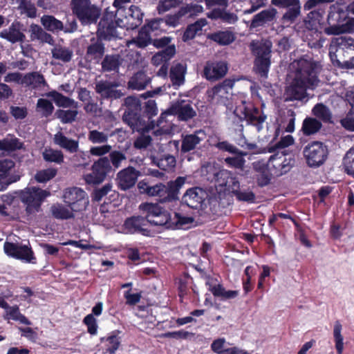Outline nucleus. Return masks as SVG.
<instances>
[{
    "label": "nucleus",
    "instance_id": "f257e3e1",
    "mask_svg": "<svg viewBox=\"0 0 354 354\" xmlns=\"http://www.w3.org/2000/svg\"><path fill=\"white\" fill-rule=\"evenodd\" d=\"M124 105L127 109L122 118L131 127L145 125L158 113L157 104L153 100H149L142 105L138 98L128 96L124 99Z\"/></svg>",
    "mask_w": 354,
    "mask_h": 354
},
{
    "label": "nucleus",
    "instance_id": "f03ea898",
    "mask_svg": "<svg viewBox=\"0 0 354 354\" xmlns=\"http://www.w3.org/2000/svg\"><path fill=\"white\" fill-rule=\"evenodd\" d=\"M248 47L254 57V73L261 78L267 79L272 64V41L268 38L252 39Z\"/></svg>",
    "mask_w": 354,
    "mask_h": 354
},
{
    "label": "nucleus",
    "instance_id": "7ed1b4c3",
    "mask_svg": "<svg viewBox=\"0 0 354 354\" xmlns=\"http://www.w3.org/2000/svg\"><path fill=\"white\" fill-rule=\"evenodd\" d=\"M292 66L295 70V79L315 87L318 86V76L322 68L319 62L315 61L308 55H304L294 61Z\"/></svg>",
    "mask_w": 354,
    "mask_h": 354
},
{
    "label": "nucleus",
    "instance_id": "20e7f679",
    "mask_svg": "<svg viewBox=\"0 0 354 354\" xmlns=\"http://www.w3.org/2000/svg\"><path fill=\"white\" fill-rule=\"evenodd\" d=\"M50 194L49 191L37 187H28L21 190L18 197L25 207L28 216H35L42 211L41 205Z\"/></svg>",
    "mask_w": 354,
    "mask_h": 354
},
{
    "label": "nucleus",
    "instance_id": "39448f33",
    "mask_svg": "<svg viewBox=\"0 0 354 354\" xmlns=\"http://www.w3.org/2000/svg\"><path fill=\"white\" fill-rule=\"evenodd\" d=\"M185 178L178 176L175 180L169 181L167 185L158 183L147 187V194L149 196H158L160 203L171 202L178 199L180 188L185 184Z\"/></svg>",
    "mask_w": 354,
    "mask_h": 354
},
{
    "label": "nucleus",
    "instance_id": "423d86ee",
    "mask_svg": "<svg viewBox=\"0 0 354 354\" xmlns=\"http://www.w3.org/2000/svg\"><path fill=\"white\" fill-rule=\"evenodd\" d=\"M73 12L82 24H95L101 15V8L91 1H71Z\"/></svg>",
    "mask_w": 354,
    "mask_h": 354
},
{
    "label": "nucleus",
    "instance_id": "0eeeda50",
    "mask_svg": "<svg viewBox=\"0 0 354 354\" xmlns=\"http://www.w3.org/2000/svg\"><path fill=\"white\" fill-rule=\"evenodd\" d=\"M124 28V24L121 19L115 21L110 16L109 8L105 10V12L101 18L96 32V37L103 41H111L119 37L117 28Z\"/></svg>",
    "mask_w": 354,
    "mask_h": 354
},
{
    "label": "nucleus",
    "instance_id": "6e6552de",
    "mask_svg": "<svg viewBox=\"0 0 354 354\" xmlns=\"http://www.w3.org/2000/svg\"><path fill=\"white\" fill-rule=\"evenodd\" d=\"M348 17V12L345 3L336 1V3L330 7L327 21L329 25L325 28L327 35H339V30L336 28L343 26Z\"/></svg>",
    "mask_w": 354,
    "mask_h": 354
},
{
    "label": "nucleus",
    "instance_id": "1a4fd4ad",
    "mask_svg": "<svg viewBox=\"0 0 354 354\" xmlns=\"http://www.w3.org/2000/svg\"><path fill=\"white\" fill-rule=\"evenodd\" d=\"M328 151L326 145L319 141H313L304 149L306 163L310 167H318L323 165L328 158Z\"/></svg>",
    "mask_w": 354,
    "mask_h": 354
},
{
    "label": "nucleus",
    "instance_id": "9d476101",
    "mask_svg": "<svg viewBox=\"0 0 354 354\" xmlns=\"http://www.w3.org/2000/svg\"><path fill=\"white\" fill-rule=\"evenodd\" d=\"M63 199L67 206L75 212L85 210L89 203L86 192L77 187L67 188L64 191Z\"/></svg>",
    "mask_w": 354,
    "mask_h": 354
},
{
    "label": "nucleus",
    "instance_id": "9b49d317",
    "mask_svg": "<svg viewBox=\"0 0 354 354\" xmlns=\"http://www.w3.org/2000/svg\"><path fill=\"white\" fill-rule=\"evenodd\" d=\"M234 113H237L241 120H245L248 124L254 126L258 131L263 129V124L267 118L263 113H260L259 108L245 102L242 106L236 108Z\"/></svg>",
    "mask_w": 354,
    "mask_h": 354
},
{
    "label": "nucleus",
    "instance_id": "f8f14e48",
    "mask_svg": "<svg viewBox=\"0 0 354 354\" xmlns=\"http://www.w3.org/2000/svg\"><path fill=\"white\" fill-rule=\"evenodd\" d=\"M114 173L108 161V157H101L95 161L91 167V173L85 176V180L89 185H98L106 176H113Z\"/></svg>",
    "mask_w": 354,
    "mask_h": 354
},
{
    "label": "nucleus",
    "instance_id": "ddd939ff",
    "mask_svg": "<svg viewBox=\"0 0 354 354\" xmlns=\"http://www.w3.org/2000/svg\"><path fill=\"white\" fill-rule=\"evenodd\" d=\"M148 225L158 226L164 230L170 229L171 213L155 204L145 205Z\"/></svg>",
    "mask_w": 354,
    "mask_h": 354
},
{
    "label": "nucleus",
    "instance_id": "4468645a",
    "mask_svg": "<svg viewBox=\"0 0 354 354\" xmlns=\"http://www.w3.org/2000/svg\"><path fill=\"white\" fill-rule=\"evenodd\" d=\"M5 253L10 257L26 263H36V257L31 247L19 243L6 241L3 245Z\"/></svg>",
    "mask_w": 354,
    "mask_h": 354
},
{
    "label": "nucleus",
    "instance_id": "2eb2a0df",
    "mask_svg": "<svg viewBox=\"0 0 354 354\" xmlns=\"http://www.w3.org/2000/svg\"><path fill=\"white\" fill-rule=\"evenodd\" d=\"M123 232L127 234H141L152 236L154 232L148 228L147 216H132L127 218L122 225Z\"/></svg>",
    "mask_w": 354,
    "mask_h": 354
},
{
    "label": "nucleus",
    "instance_id": "dca6fc26",
    "mask_svg": "<svg viewBox=\"0 0 354 354\" xmlns=\"http://www.w3.org/2000/svg\"><path fill=\"white\" fill-rule=\"evenodd\" d=\"M119 86L120 83L118 81L100 80L95 82V91L101 100L113 101L120 99L124 95L122 90L117 89Z\"/></svg>",
    "mask_w": 354,
    "mask_h": 354
},
{
    "label": "nucleus",
    "instance_id": "f3484780",
    "mask_svg": "<svg viewBox=\"0 0 354 354\" xmlns=\"http://www.w3.org/2000/svg\"><path fill=\"white\" fill-rule=\"evenodd\" d=\"M105 51L103 40L96 36L92 37L86 47L84 60L89 64H99L105 55Z\"/></svg>",
    "mask_w": 354,
    "mask_h": 354
},
{
    "label": "nucleus",
    "instance_id": "a211bd4d",
    "mask_svg": "<svg viewBox=\"0 0 354 354\" xmlns=\"http://www.w3.org/2000/svg\"><path fill=\"white\" fill-rule=\"evenodd\" d=\"M168 115L177 117L179 121L187 122L196 115V112L192 104L184 100H177L173 102L167 109Z\"/></svg>",
    "mask_w": 354,
    "mask_h": 354
},
{
    "label": "nucleus",
    "instance_id": "6ab92c4d",
    "mask_svg": "<svg viewBox=\"0 0 354 354\" xmlns=\"http://www.w3.org/2000/svg\"><path fill=\"white\" fill-rule=\"evenodd\" d=\"M340 50L349 55L348 60L338 62V66L343 69H354V39L350 37H339L333 41Z\"/></svg>",
    "mask_w": 354,
    "mask_h": 354
},
{
    "label": "nucleus",
    "instance_id": "aec40b11",
    "mask_svg": "<svg viewBox=\"0 0 354 354\" xmlns=\"http://www.w3.org/2000/svg\"><path fill=\"white\" fill-rule=\"evenodd\" d=\"M202 11L203 7L201 6L187 4L185 6H182L174 15H167L165 19H164V25L165 26H170L175 27L179 24L180 19L183 17H192Z\"/></svg>",
    "mask_w": 354,
    "mask_h": 354
},
{
    "label": "nucleus",
    "instance_id": "412c9836",
    "mask_svg": "<svg viewBox=\"0 0 354 354\" xmlns=\"http://www.w3.org/2000/svg\"><path fill=\"white\" fill-rule=\"evenodd\" d=\"M140 175V171L132 166L120 170L117 174L116 178L118 188L123 191L131 189L135 185Z\"/></svg>",
    "mask_w": 354,
    "mask_h": 354
},
{
    "label": "nucleus",
    "instance_id": "4be33fe9",
    "mask_svg": "<svg viewBox=\"0 0 354 354\" xmlns=\"http://www.w3.org/2000/svg\"><path fill=\"white\" fill-rule=\"evenodd\" d=\"M228 70L227 64L225 62H207L204 66L203 77L211 82L223 78Z\"/></svg>",
    "mask_w": 354,
    "mask_h": 354
},
{
    "label": "nucleus",
    "instance_id": "5701e85b",
    "mask_svg": "<svg viewBox=\"0 0 354 354\" xmlns=\"http://www.w3.org/2000/svg\"><path fill=\"white\" fill-rule=\"evenodd\" d=\"M207 196L205 191L198 187L188 189L182 197L181 203L192 209H198Z\"/></svg>",
    "mask_w": 354,
    "mask_h": 354
},
{
    "label": "nucleus",
    "instance_id": "b1692460",
    "mask_svg": "<svg viewBox=\"0 0 354 354\" xmlns=\"http://www.w3.org/2000/svg\"><path fill=\"white\" fill-rule=\"evenodd\" d=\"M216 187L219 188L220 192H232L234 186L239 183L234 174L227 170L221 169L214 174Z\"/></svg>",
    "mask_w": 354,
    "mask_h": 354
},
{
    "label": "nucleus",
    "instance_id": "393cba45",
    "mask_svg": "<svg viewBox=\"0 0 354 354\" xmlns=\"http://www.w3.org/2000/svg\"><path fill=\"white\" fill-rule=\"evenodd\" d=\"M14 167L15 162L12 160H0V192L6 190L10 185L19 180V176L10 175Z\"/></svg>",
    "mask_w": 354,
    "mask_h": 354
},
{
    "label": "nucleus",
    "instance_id": "a878e982",
    "mask_svg": "<svg viewBox=\"0 0 354 354\" xmlns=\"http://www.w3.org/2000/svg\"><path fill=\"white\" fill-rule=\"evenodd\" d=\"M315 88V86L294 78L286 92L290 100H301L305 97L307 89H314Z\"/></svg>",
    "mask_w": 354,
    "mask_h": 354
},
{
    "label": "nucleus",
    "instance_id": "bb28decb",
    "mask_svg": "<svg viewBox=\"0 0 354 354\" xmlns=\"http://www.w3.org/2000/svg\"><path fill=\"white\" fill-rule=\"evenodd\" d=\"M150 159L153 165L162 171H171L176 167V158L169 153H158L156 155H151Z\"/></svg>",
    "mask_w": 354,
    "mask_h": 354
},
{
    "label": "nucleus",
    "instance_id": "cd10ccee",
    "mask_svg": "<svg viewBox=\"0 0 354 354\" xmlns=\"http://www.w3.org/2000/svg\"><path fill=\"white\" fill-rule=\"evenodd\" d=\"M277 6H286L287 11L283 15V23H292L300 14L299 1H271Z\"/></svg>",
    "mask_w": 354,
    "mask_h": 354
},
{
    "label": "nucleus",
    "instance_id": "c85d7f7f",
    "mask_svg": "<svg viewBox=\"0 0 354 354\" xmlns=\"http://www.w3.org/2000/svg\"><path fill=\"white\" fill-rule=\"evenodd\" d=\"M123 62L121 55L115 54H106L100 62L103 72L118 73L120 66Z\"/></svg>",
    "mask_w": 354,
    "mask_h": 354
},
{
    "label": "nucleus",
    "instance_id": "c756f323",
    "mask_svg": "<svg viewBox=\"0 0 354 354\" xmlns=\"http://www.w3.org/2000/svg\"><path fill=\"white\" fill-rule=\"evenodd\" d=\"M53 142L56 145L71 153H76L79 149V141L68 138L61 131L54 135Z\"/></svg>",
    "mask_w": 354,
    "mask_h": 354
},
{
    "label": "nucleus",
    "instance_id": "7c9ffc66",
    "mask_svg": "<svg viewBox=\"0 0 354 354\" xmlns=\"http://www.w3.org/2000/svg\"><path fill=\"white\" fill-rule=\"evenodd\" d=\"M128 12V18L124 23V28L136 29L142 24L144 14L139 7L133 5L129 7Z\"/></svg>",
    "mask_w": 354,
    "mask_h": 354
},
{
    "label": "nucleus",
    "instance_id": "2f4dec72",
    "mask_svg": "<svg viewBox=\"0 0 354 354\" xmlns=\"http://www.w3.org/2000/svg\"><path fill=\"white\" fill-rule=\"evenodd\" d=\"M211 281L207 286L212 295L221 300L234 299L239 295L238 290H226L221 283H214Z\"/></svg>",
    "mask_w": 354,
    "mask_h": 354
},
{
    "label": "nucleus",
    "instance_id": "473e14b6",
    "mask_svg": "<svg viewBox=\"0 0 354 354\" xmlns=\"http://www.w3.org/2000/svg\"><path fill=\"white\" fill-rule=\"evenodd\" d=\"M277 14V10L274 8H270L262 10L258 14L255 15L250 24L251 28H256L264 26L266 23L273 21Z\"/></svg>",
    "mask_w": 354,
    "mask_h": 354
},
{
    "label": "nucleus",
    "instance_id": "72a5a7b5",
    "mask_svg": "<svg viewBox=\"0 0 354 354\" xmlns=\"http://www.w3.org/2000/svg\"><path fill=\"white\" fill-rule=\"evenodd\" d=\"M207 38L220 46H227L236 39L235 34L230 30H218L207 35Z\"/></svg>",
    "mask_w": 354,
    "mask_h": 354
},
{
    "label": "nucleus",
    "instance_id": "f704fd0d",
    "mask_svg": "<svg viewBox=\"0 0 354 354\" xmlns=\"http://www.w3.org/2000/svg\"><path fill=\"white\" fill-rule=\"evenodd\" d=\"M21 84L32 88H37L46 85L47 83L42 74L39 72H30L23 76Z\"/></svg>",
    "mask_w": 354,
    "mask_h": 354
},
{
    "label": "nucleus",
    "instance_id": "c9c22d12",
    "mask_svg": "<svg viewBox=\"0 0 354 354\" xmlns=\"http://www.w3.org/2000/svg\"><path fill=\"white\" fill-rule=\"evenodd\" d=\"M151 78L149 77L145 72L139 71L131 77L128 82V87L133 90H143L150 83Z\"/></svg>",
    "mask_w": 354,
    "mask_h": 354
},
{
    "label": "nucleus",
    "instance_id": "e433bc0d",
    "mask_svg": "<svg viewBox=\"0 0 354 354\" xmlns=\"http://www.w3.org/2000/svg\"><path fill=\"white\" fill-rule=\"evenodd\" d=\"M185 73L186 67L180 63H177L171 67L169 78L175 88L184 84Z\"/></svg>",
    "mask_w": 354,
    "mask_h": 354
},
{
    "label": "nucleus",
    "instance_id": "4c0bfd02",
    "mask_svg": "<svg viewBox=\"0 0 354 354\" xmlns=\"http://www.w3.org/2000/svg\"><path fill=\"white\" fill-rule=\"evenodd\" d=\"M120 333V330H115L112 331L107 337L100 339L101 342H106V353L115 354L121 344L120 337L118 336Z\"/></svg>",
    "mask_w": 354,
    "mask_h": 354
},
{
    "label": "nucleus",
    "instance_id": "58836bf2",
    "mask_svg": "<svg viewBox=\"0 0 354 354\" xmlns=\"http://www.w3.org/2000/svg\"><path fill=\"white\" fill-rule=\"evenodd\" d=\"M50 211L53 217L58 220H68L75 218L74 211L67 205L65 206L61 203L53 204L50 207Z\"/></svg>",
    "mask_w": 354,
    "mask_h": 354
},
{
    "label": "nucleus",
    "instance_id": "ea45409f",
    "mask_svg": "<svg viewBox=\"0 0 354 354\" xmlns=\"http://www.w3.org/2000/svg\"><path fill=\"white\" fill-rule=\"evenodd\" d=\"M46 95L51 97L57 106L63 108H77V103L73 99L64 95L57 91H52L46 93Z\"/></svg>",
    "mask_w": 354,
    "mask_h": 354
},
{
    "label": "nucleus",
    "instance_id": "a19ab883",
    "mask_svg": "<svg viewBox=\"0 0 354 354\" xmlns=\"http://www.w3.org/2000/svg\"><path fill=\"white\" fill-rule=\"evenodd\" d=\"M0 37L7 41L15 44L17 42H23L25 39V35L17 28L12 24L8 28L3 30L0 32Z\"/></svg>",
    "mask_w": 354,
    "mask_h": 354
},
{
    "label": "nucleus",
    "instance_id": "79ce46f5",
    "mask_svg": "<svg viewBox=\"0 0 354 354\" xmlns=\"http://www.w3.org/2000/svg\"><path fill=\"white\" fill-rule=\"evenodd\" d=\"M31 40H39L42 43L53 45L54 39L51 35L44 31L39 25L32 24L30 27Z\"/></svg>",
    "mask_w": 354,
    "mask_h": 354
},
{
    "label": "nucleus",
    "instance_id": "37998d69",
    "mask_svg": "<svg viewBox=\"0 0 354 354\" xmlns=\"http://www.w3.org/2000/svg\"><path fill=\"white\" fill-rule=\"evenodd\" d=\"M206 25L207 21L205 19H198L194 23L188 25L183 35V41L186 42L193 39L196 34L202 30L203 27Z\"/></svg>",
    "mask_w": 354,
    "mask_h": 354
},
{
    "label": "nucleus",
    "instance_id": "c03bdc74",
    "mask_svg": "<svg viewBox=\"0 0 354 354\" xmlns=\"http://www.w3.org/2000/svg\"><path fill=\"white\" fill-rule=\"evenodd\" d=\"M130 1H113V6L115 10L109 11L110 16L114 19L115 21L121 19L122 23L127 21L129 14V8L127 7L126 3Z\"/></svg>",
    "mask_w": 354,
    "mask_h": 354
},
{
    "label": "nucleus",
    "instance_id": "a18cd8bd",
    "mask_svg": "<svg viewBox=\"0 0 354 354\" xmlns=\"http://www.w3.org/2000/svg\"><path fill=\"white\" fill-rule=\"evenodd\" d=\"M194 218L184 216L178 212H173L171 214L170 229H180L192 223Z\"/></svg>",
    "mask_w": 354,
    "mask_h": 354
},
{
    "label": "nucleus",
    "instance_id": "49530a36",
    "mask_svg": "<svg viewBox=\"0 0 354 354\" xmlns=\"http://www.w3.org/2000/svg\"><path fill=\"white\" fill-rule=\"evenodd\" d=\"M322 127V122L316 118L307 117L302 124L301 130L305 136H310L318 132Z\"/></svg>",
    "mask_w": 354,
    "mask_h": 354
},
{
    "label": "nucleus",
    "instance_id": "de8ad7c7",
    "mask_svg": "<svg viewBox=\"0 0 354 354\" xmlns=\"http://www.w3.org/2000/svg\"><path fill=\"white\" fill-rule=\"evenodd\" d=\"M52 57L57 60H60L64 63L71 62L72 59L73 52L68 47L56 46L52 50Z\"/></svg>",
    "mask_w": 354,
    "mask_h": 354
},
{
    "label": "nucleus",
    "instance_id": "09e8293b",
    "mask_svg": "<svg viewBox=\"0 0 354 354\" xmlns=\"http://www.w3.org/2000/svg\"><path fill=\"white\" fill-rule=\"evenodd\" d=\"M107 157L109 163L114 174L117 169L122 167V162L127 160L125 153L119 150L111 149Z\"/></svg>",
    "mask_w": 354,
    "mask_h": 354
},
{
    "label": "nucleus",
    "instance_id": "8fccbe9b",
    "mask_svg": "<svg viewBox=\"0 0 354 354\" xmlns=\"http://www.w3.org/2000/svg\"><path fill=\"white\" fill-rule=\"evenodd\" d=\"M201 141V139L195 133L186 135L182 140L181 153H185L195 149Z\"/></svg>",
    "mask_w": 354,
    "mask_h": 354
},
{
    "label": "nucleus",
    "instance_id": "3c124183",
    "mask_svg": "<svg viewBox=\"0 0 354 354\" xmlns=\"http://www.w3.org/2000/svg\"><path fill=\"white\" fill-rule=\"evenodd\" d=\"M41 24L45 29L51 32H58L63 30V23L52 15H44L41 19Z\"/></svg>",
    "mask_w": 354,
    "mask_h": 354
},
{
    "label": "nucleus",
    "instance_id": "603ef678",
    "mask_svg": "<svg viewBox=\"0 0 354 354\" xmlns=\"http://www.w3.org/2000/svg\"><path fill=\"white\" fill-rule=\"evenodd\" d=\"M6 310V317L7 319H12L15 321H18L21 324H24L26 325H31V322L23 314L20 313L19 308L17 305H15L13 306H10Z\"/></svg>",
    "mask_w": 354,
    "mask_h": 354
},
{
    "label": "nucleus",
    "instance_id": "864d4df0",
    "mask_svg": "<svg viewBox=\"0 0 354 354\" xmlns=\"http://www.w3.org/2000/svg\"><path fill=\"white\" fill-rule=\"evenodd\" d=\"M231 193L236 196V198L239 201L252 203L255 201V194L252 191H241L240 189V183L236 184V186H234Z\"/></svg>",
    "mask_w": 354,
    "mask_h": 354
},
{
    "label": "nucleus",
    "instance_id": "5fc2aeb1",
    "mask_svg": "<svg viewBox=\"0 0 354 354\" xmlns=\"http://www.w3.org/2000/svg\"><path fill=\"white\" fill-rule=\"evenodd\" d=\"M151 33L144 26L138 31V34L133 39V42L138 48H145L149 44H152Z\"/></svg>",
    "mask_w": 354,
    "mask_h": 354
},
{
    "label": "nucleus",
    "instance_id": "6e6d98bb",
    "mask_svg": "<svg viewBox=\"0 0 354 354\" xmlns=\"http://www.w3.org/2000/svg\"><path fill=\"white\" fill-rule=\"evenodd\" d=\"M23 148V143L17 138L0 140V150L12 152Z\"/></svg>",
    "mask_w": 354,
    "mask_h": 354
},
{
    "label": "nucleus",
    "instance_id": "4d7b16f0",
    "mask_svg": "<svg viewBox=\"0 0 354 354\" xmlns=\"http://www.w3.org/2000/svg\"><path fill=\"white\" fill-rule=\"evenodd\" d=\"M313 113L315 116L324 122H330L331 113L329 109L322 103L317 104L313 109Z\"/></svg>",
    "mask_w": 354,
    "mask_h": 354
},
{
    "label": "nucleus",
    "instance_id": "13d9d810",
    "mask_svg": "<svg viewBox=\"0 0 354 354\" xmlns=\"http://www.w3.org/2000/svg\"><path fill=\"white\" fill-rule=\"evenodd\" d=\"M42 155L44 160L48 162L62 164L64 162V154L60 150H55L53 149H46Z\"/></svg>",
    "mask_w": 354,
    "mask_h": 354
},
{
    "label": "nucleus",
    "instance_id": "bf43d9fd",
    "mask_svg": "<svg viewBox=\"0 0 354 354\" xmlns=\"http://www.w3.org/2000/svg\"><path fill=\"white\" fill-rule=\"evenodd\" d=\"M208 18L212 19H221L224 21L232 22L235 18L233 13L228 12L224 9L214 8L207 13Z\"/></svg>",
    "mask_w": 354,
    "mask_h": 354
},
{
    "label": "nucleus",
    "instance_id": "052dcab7",
    "mask_svg": "<svg viewBox=\"0 0 354 354\" xmlns=\"http://www.w3.org/2000/svg\"><path fill=\"white\" fill-rule=\"evenodd\" d=\"M78 112L77 110H62L58 109L55 112V116L59 119L63 124L72 123L77 118Z\"/></svg>",
    "mask_w": 354,
    "mask_h": 354
},
{
    "label": "nucleus",
    "instance_id": "680f3d73",
    "mask_svg": "<svg viewBox=\"0 0 354 354\" xmlns=\"http://www.w3.org/2000/svg\"><path fill=\"white\" fill-rule=\"evenodd\" d=\"M343 165L345 172L354 177V147L351 148L344 156Z\"/></svg>",
    "mask_w": 354,
    "mask_h": 354
},
{
    "label": "nucleus",
    "instance_id": "e2e57ef3",
    "mask_svg": "<svg viewBox=\"0 0 354 354\" xmlns=\"http://www.w3.org/2000/svg\"><path fill=\"white\" fill-rule=\"evenodd\" d=\"M342 328V324L339 322H336L333 328V336L337 354H342L344 349V338L341 334Z\"/></svg>",
    "mask_w": 354,
    "mask_h": 354
},
{
    "label": "nucleus",
    "instance_id": "0e129e2a",
    "mask_svg": "<svg viewBox=\"0 0 354 354\" xmlns=\"http://www.w3.org/2000/svg\"><path fill=\"white\" fill-rule=\"evenodd\" d=\"M37 108L41 112L42 115L46 118L51 115L54 111L53 103L50 100L44 98H39L37 100Z\"/></svg>",
    "mask_w": 354,
    "mask_h": 354
},
{
    "label": "nucleus",
    "instance_id": "69168bd1",
    "mask_svg": "<svg viewBox=\"0 0 354 354\" xmlns=\"http://www.w3.org/2000/svg\"><path fill=\"white\" fill-rule=\"evenodd\" d=\"M57 173V169L48 168L37 172L35 178L38 183H46L53 178Z\"/></svg>",
    "mask_w": 354,
    "mask_h": 354
},
{
    "label": "nucleus",
    "instance_id": "338daca9",
    "mask_svg": "<svg viewBox=\"0 0 354 354\" xmlns=\"http://www.w3.org/2000/svg\"><path fill=\"white\" fill-rule=\"evenodd\" d=\"M83 324L87 327V332L91 335H95L97 333L98 326L96 319L92 314H88L84 317L82 321Z\"/></svg>",
    "mask_w": 354,
    "mask_h": 354
},
{
    "label": "nucleus",
    "instance_id": "774afa93",
    "mask_svg": "<svg viewBox=\"0 0 354 354\" xmlns=\"http://www.w3.org/2000/svg\"><path fill=\"white\" fill-rule=\"evenodd\" d=\"M108 135L97 130H91L88 132V139L93 144H102L108 140Z\"/></svg>",
    "mask_w": 354,
    "mask_h": 354
}]
</instances>
